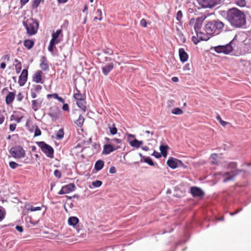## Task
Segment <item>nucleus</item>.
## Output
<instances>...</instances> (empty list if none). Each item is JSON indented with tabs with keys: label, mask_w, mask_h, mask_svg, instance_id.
<instances>
[{
	"label": "nucleus",
	"mask_w": 251,
	"mask_h": 251,
	"mask_svg": "<svg viewBox=\"0 0 251 251\" xmlns=\"http://www.w3.org/2000/svg\"><path fill=\"white\" fill-rule=\"evenodd\" d=\"M226 20L232 27L235 28H243L246 25V16L244 11L233 7L226 12Z\"/></svg>",
	"instance_id": "nucleus-1"
},
{
	"label": "nucleus",
	"mask_w": 251,
	"mask_h": 251,
	"mask_svg": "<svg viewBox=\"0 0 251 251\" xmlns=\"http://www.w3.org/2000/svg\"><path fill=\"white\" fill-rule=\"evenodd\" d=\"M225 24L221 21L217 20H213L208 22L204 26L205 33L208 36L209 38L211 36L218 35L224 28Z\"/></svg>",
	"instance_id": "nucleus-2"
},
{
	"label": "nucleus",
	"mask_w": 251,
	"mask_h": 251,
	"mask_svg": "<svg viewBox=\"0 0 251 251\" xmlns=\"http://www.w3.org/2000/svg\"><path fill=\"white\" fill-rule=\"evenodd\" d=\"M205 17L201 16L196 19V22L194 25V30L197 34V37L193 36L192 37V40L195 44H197L200 40L207 41L209 39L208 35H206L205 33L200 31L202 23Z\"/></svg>",
	"instance_id": "nucleus-3"
},
{
	"label": "nucleus",
	"mask_w": 251,
	"mask_h": 251,
	"mask_svg": "<svg viewBox=\"0 0 251 251\" xmlns=\"http://www.w3.org/2000/svg\"><path fill=\"white\" fill-rule=\"evenodd\" d=\"M23 25L28 35H32L36 33L39 26L38 23L36 20L30 18L23 21Z\"/></svg>",
	"instance_id": "nucleus-4"
},
{
	"label": "nucleus",
	"mask_w": 251,
	"mask_h": 251,
	"mask_svg": "<svg viewBox=\"0 0 251 251\" xmlns=\"http://www.w3.org/2000/svg\"><path fill=\"white\" fill-rule=\"evenodd\" d=\"M37 144L47 156L50 158H53L54 150L51 146L43 141L38 142Z\"/></svg>",
	"instance_id": "nucleus-5"
},
{
	"label": "nucleus",
	"mask_w": 251,
	"mask_h": 251,
	"mask_svg": "<svg viewBox=\"0 0 251 251\" xmlns=\"http://www.w3.org/2000/svg\"><path fill=\"white\" fill-rule=\"evenodd\" d=\"M10 154L16 159L23 158L25 155V150L20 146L12 147L9 151Z\"/></svg>",
	"instance_id": "nucleus-6"
},
{
	"label": "nucleus",
	"mask_w": 251,
	"mask_h": 251,
	"mask_svg": "<svg viewBox=\"0 0 251 251\" xmlns=\"http://www.w3.org/2000/svg\"><path fill=\"white\" fill-rule=\"evenodd\" d=\"M232 41H230L229 43L224 46H218L214 47V50L217 53H224L226 54H228L232 52L233 50V48L231 45Z\"/></svg>",
	"instance_id": "nucleus-7"
},
{
	"label": "nucleus",
	"mask_w": 251,
	"mask_h": 251,
	"mask_svg": "<svg viewBox=\"0 0 251 251\" xmlns=\"http://www.w3.org/2000/svg\"><path fill=\"white\" fill-rule=\"evenodd\" d=\"M121 144L115 145L114 144H107L103 146L102 153L108 154L111 152L121 148Z\"/></svg>",
	"instance_id": "nucleus-8"
},
{
	"label": "nucleus",
	"mask_w": 251,
	"mask_h": 251,
	"mask_svg": "<svg viewBox=\"0 0 251 251\" xmlns=\"http://www.w3.org/2000/svg\"><path fill=\"white\" fill-rule=\"evenodd\" d=\"M220 0H198L199 4L203 8H211L218 4Z\"/></svg>",
	"instance_id": "nucleus-9"
},
{
	"label": "nucleus",
	"mask_w": 251,
	"mask_h": 251,
	"mask_svg": "<svg viewBox=\"0 0 251 251\" xmlns=\"http://www.w3.org/2000/svg\"><path fill=\"white\" fill-rule=\"evenodd\" d=\"M76 187L74 183H69L62 187L61 189L58 192V195L68 194L75 190Z\"/></svg>",
	"instance_id": "nucleus-10"
},
{
	"label": "nucleus",
	"mask_w": 251,
	"mask_h": 251,
	"mask_svg": "<svg viewBox=\"0 0 251 251\" xmlns=\"http://www.w3.org/2000/svg\"><path fill=\"white\" fill-rule=\"evenodd\" d=\"M241 171L235 170L230 172H226L223 174L222 176L225 177L223 180L224 182H226L229 180L233 179L234 177L238 174Z\"/></svg>",
	"instance_id": "nucleus-11"
},
{
	"label": "nucleus",
	"mask_w": 251,
	"mask_h": 251,
	"mask_svg": "<svg viewBox=\"0 0 251 251\" xmlns=\"http://www.w3.org/2000/svg\"><path fill=\"white\" fill-rule=\"evenodd\" d=\"M68 224L70 226H73L76 229L77 232L78 233L80 229L79 228V225H78L79 222V219L78 218L75 216L70 217L68 219Z\"/></svg>",
	"instance_id": "nucleus-12"
},
{
	"label": "nucleus",
	"mask_w": 251,
	"mask_h": 251,
	"mask_svg": "<svg viewBox=\"0 0 251 251\" xmlns=\"http://www.w3.org/2000/svg\"><path fill=\"white\" fill-rule=\"evenodd\" d=\"M28 71L26 69H24L19 76L18 83L21 86H24L27 79Z\"/></svg>",
	"instance_id": "nucleus-13"
},
{
	"label": "nucleus",
	"mask_w": 251,
	"mask_h": 251,
	"mask_svg": "<svg viewBox=\"0 0 251 251\" xmlns=\"http://www.w3.org/2000/svg\"><path fill=\"white\" fill-rule=\"evenodd\" d=\"M190 192L194 197H201L204 194V192L200 188L196 186L192 187L191 188Z\"/></svg>",
	"instance_id": "nucleus-14"
},
{
	"label": "nucleus",
	"mask_w": 251,
	"mask_h": 251,
	"mask_svg": "<svg viewBox=\"0 0 251 251\" xmlns=\"http://www.w3.org/2000/svg\"><path fill=\"white\" fill-rule=\"evenodd\" d=\"M42 72L40 70L37 71L33 75L32 79L33 81L36 83H43L42 81Z\"/></svg>",
	"instance_id": "nucleus-15"
},
{
	"label": "nucleus",
	"mask_w": 251,
	"mask_h": 251,
	"mask_svg": "<svg viewBox=\"0 0 251 251\" xmlns=\"http://www.w3.org/2000/svg\"><path fill=\"white\" fill-rule=\"evenodd\" d=\"M180 60L182 62H185L188 59V55L183 48H180L178 50Z\"/></svg>",
	"instance_id": "nucleus-16"
},
{
	"label": "nucleus",
	"mask_w": 251,
	"mask_h": 251,
	"mask_svg": "<svg viewBox=\"0 0 251 251\" xmlns=\"http://www.w3.org/2000/svg\"><path fill=\"white\" fill-rule=\"evenodd\" d=\"M42 101L43 100L40 99L34 100L31 101L32 108L34 111H37L41 107Z\"/></svg>",
	"instance_id": "nucleus-17"
},
{
	"label": "nucleus",
	"mask_w": 251,
	"mask_h": 251,
	"mask_svg": "<svg viewBox=\"0 0 251 251\" xmlns=\"http://www.w3.org/2000/svg\"><path fill=\"white\" fill-rule=\"evenodd\" d=\"M40 67L43 71H47L49 69L48 61L44 56H43L41 58Z\"/></svg>",
	"instance_id": "nucleus-18"
},
{
	"label": "nucleus",
	"mask_w": 251,
	"mask_h": 251,
	"mask_svg": "<svg viewBox=\"0 0 251 251\" xmlns=\"http://www.w3.org/2000/svg\"><path fill=\"white\" fill-rule=\"evenodd\" d=\"M114 64L113 63H110L106 64L104 67L102 68V71L103 74L106 75L109 73L113 69Z\"/></svg>",
	"instance_id": "nucleus-19"
},
{
	"label": "nucleus",
	"mask_w": 251,
	"mask_h": 251,
	"mask_svg": "<svg viewBox=\"0 0 251 251\" xmlns=\"http://www.w3.org/2000/svg\"><path fill=\"white\" fill-rule=\"evenodd\" d=\"M44 207V205H42V206L35 207L29 203H26L25 205V207L26 210L30 211L31 212L41 210L42 209V207Z\"/></svg>",
	"instance_id": "nucleus-20"
},
{
	"label": "nucleus",
	"mask_w": 251,
	"mask_h": 251,
	"mask_svg": "<svg viewBox=\"0 0 251 251\" xmlns=\"http://www.w3.org/2000/svg\"><path fill=\"white\" fill-rule=\"evenodd\" d=\"M177 160L173 157L169 159L167 161V164L172 169H176L177 167Z\"/></svg>",
	"instance_id": "nucleus-21"
},
{
	"label": "nucleus",
	"mask_w": 251,
	"mask_h": 251,
	"mask_svg": "<svg viewBox=\"0 0 251 251\" xmlns=\"http://www.w3.org/2000/svg\"><path fill=\"white\" fill-rule=\"evenodd\" d=\"M62 32L61 29H58L55 32H53L52 34V38L51 40H53V42H56V43L58 44L60 40L58 39L59 36Z\"/></svg>",
	"instance_id": "nucleus-22"
},
{
	"label": "nucleus",
	"mask_w": 251,
	"mask_h": 251,
	"mask_svg": "<svg viewBox=\"0 0 251 251\" xmlns=\"http://www.w3.org/2000/svg\"><path fill=\"white\" fill-rule=\"evenodd\" d=\"M15 93L10 92L8 93L5 98V102L7 104H9L12 102L15 99Z\"/></svg>",
	"instance_id": "nucleus-23"
},
{
	"label": "nucleus",
	"mask_w": 251,
	"mask_h": 251,
	"mask_svg": "<svg viewBox=\"0 0 251 251\" xmlns=\"http://www.w3.org/2000/svg\"><path fill=\"white\" fill-rule=\"evenodd\" d=\"M143 142L142 141H138V140L134 139L133 141L129 142V145L135 148H139L141 145H142Z\"/></svg>",
	"instance_id": "nucleus-24"
},
{
	"label": "nucleus",
	"mask_w": 251,
	"mask_h": 251,
	"mask_svg": "<svg viewBox=\"0 0 251 251\" xmlns=\"http://www.w3.org/2000/svg\"><path fill=\"white\" fill-rule=\"evenodd\" d=\"M104 140L109 143V144H114V142L117 144H122V140L120 139L114 138L113 139H109L108 137H105Z\"/></svg>",
	"instance_id": "nucleus-25"
},
{
	"label": "nucleus",
	"mask_w": 251,
	"mask_h": 251,
	"mask_svg": "<svg viewBox=\"0 0 251 251\" xmlns=\"http://www.w3.org/2000/svg\"><path fill=\"white\" fill-rule=\"evenodd\" d=\"M104 166V162L102 160H99L95 163V170L100 171L102 169Z\"/></svg>",
	"instance_id": "nucleus-26"
},
{
	"label": "nucleus",
	"mask_w": 251,
	"mask_h": 251,
	"mask_svg": "<svg viewBox=\"0 0 251 251\" xmlns=\"http://www.w3.org/2000/svg\"><path fill=\"white\" fill-rule=\"evenodd\" d=\"M85 101L84 100L76 101L77 106L83 111L86 110Z\"/></svg>",
	"instance_id": "nucleus-27"
},
{
	"label": "nucleus",
	"mask_w": 251,
	"mask_h": 251,
	"mask_svg": "<svg viewBox=\"0 0 251 251\" xmlns=\"http://www.w3.org/2000/svg\"><path fill=\"white\" fill-rule=\"evenodd\" d=\"M24 46L28 50L31 49L34 45V42L30 40H25L24 42Z\"/></svg>",
	"instance_id": "nucleus-28"
},
{
	"label": "nucleus",
	"mask_w": 251,
	"mask_h": 251,
	"mask_svg": "<svg viewBox=\"0 0 251 251\" xmlns=\"http://www.w3.org/2000/svg\"><path fill=\"white\" fill-rule=\"evenodd\" d=\"M168 146L161 145L160 146V150L163 156L166 157L167 154Z\"/></svg>",
	"instance_id": "nucleus-29"
},
{
	"label": "nucleus",
	"mask_w": 251,
	"mask_h": 251,
	"mask_svg": "<svg viewBox=\"0 0 251 251\" xmlns=\"http://www.w3.org/2000/svg\"><path fill=\"white\" fill-rule=\"evenodd\" d=\"M15 62L16 63L15 65V70L16 73L18 74L20 72L22 69L21 62L17 59H15Z\"/></svg>",
	"instance_id": "nucleus-30"
},
{
	"label": "nucleus",
	"mask_w": 251,
	"mask_h": 251,
	"mask_svg": "<svg viewBox=\"0 0 251 251\" xmlns=\"http://www.w3.org/2000/svg\"><path fill=\"white\" fill-rule=\"evenodd\" d=\"M84 121V117L82 115H80L79 116L78 119L76 120L75 122V123L78 127H81L83 125Z\"/></svg>",
	"instance_id": "nucleus-31"
},
{
	"label": "nucleus",
	"mask_w": 251,
	"mask_h": 251,
	"mask_svg": "<svg viewBox=\"0 0 251 251\" xmlns=\"http://www.w3.org/2000/svg\"><path fill=\"white\" fill-rule=\"evenodd\" d=\"M234 2L238 6L241 7H245L246 5L245 0H234Z\"/></svg>",
	"instance_id": "nucleus-32"
},
{
	"label": "nucleus",
	"mask_w": 251,
	"mask_h": 251,
	"mask_svg": "<svg viewBox=\"0 0 251 251\" xmlns=\"http://www.w3.org/2000/svg\"><path fill=\"white\" fill-rule=\"evenodd\" d=\"M76 91L77 92L74 94V98L76 100V101L83 100V96L80 94V91L78 90L77 89Z\"/></svg>",
	"instance_id": "nucleus-33"
},
{
	"label": "nucleus",
	"mask_w": 251,
	"mask_h": 251,
	"mask_svg": "<svg viewBox=\"0 0 251 251\" xmlns=\"http://www.w3.org/2000/svg\"><path fill=\"white\" fill-rule=\"evenodd\" d=\"M55 44H57L56 42H53V40H50V45L48 47V50L52 53L53 54V48Z\"/></svg>",
	"instance_id": "nucleus-34"
},
{
	"label": "nucleus",
	"mask_w": 251,
	"mask_h": 251,
	"mask_svg": "<svg viewBox=\"0 0 251 251\" xmlns=\"http://www.w3.org/2000/svg\"><path fill=\"white\" fill-rule=\"evenodd\" d=\"M172 113L176 115H181L183 112L182 110L179 108H175L172 110Z\"/></svg>",
	"instance_id": "nucleus-35"
},
{
	"label": "nucleus",
	"mask_w": 251,
	"mask_h": 251,
	"mask_svg": "<svg viewBox=\"0 0 251 251\" xmlns=\"http://www.w3.org/2000/svg\"><path fill=\"white\" fill-rule=\"evenodd\" d=\"M110 132L112 135H115L117 132V129L113 124L112 126H109Z\"/></svg>",
	"instance_id": "nucleus-36"
},
{
	"label": "nucleus",
	"mask_w": 251,
	"mask_h": 251,
	"mask_svg": "<svg viewBox=\"0 0 251 251\" xmlns=\"http://www.w3.org/2000/svg\"><path fill=\"white\" fill-rule=\"evenodd\" d=\"M97 55L98 56L97 59L99 62L101 63V62H103L104 61H105L106 57H103V55L102 54L97 53Z\"/></svg>",
	"instance_id": "nucleus-37"
},
{
	"label": "nucleus",
	"mask_w": 251,
	"mask_h": 251,
	"mask_svg": "<svg viewBox=\"0 0 251 251\" xmlns=\"http://www.w3.org/2000/svg\"><path fill=\"white\" fill-rule=\"evenodd\" d=\"M96 14L97 16H95V20H101L102 18V12L100 9H98Z\"/></svg>",
	"instance_id": "nucleus-38"
},
{
	"label": "nucleus",
	"mask_w": 251,
	"mask_h": 251,
	"mask_svg": "<svg viewBox=\"0 0 251 251\" xmlns=\"http://www.w3.org/2000/svg\"><path fill=\"white\" fill-rule=\"evenodd\" d=\"M42 1L44 2L43 0H34L33 2L32 6L33 8H37L39 5L40 2Z\"/></svg>",
	"instance_id": "nucleus-39"
},
{
	"label": "nucleus",
	"mask_w": 251,
	"mask_h": 251,
	"mask_svg": "<svg viewBox=\"0 0 251 251\" xmlns=\"http://www.w3.org/2000/svg\"><path fill=\"white\" fill-rule=\"evenodd\" d=\"M64 132L62 128L60 129L56 134V137L57 139H61L63 138Z\"/></svg>",
	"instance_id": "nucleus-40"
},
{
	"label": "nucleus",
	"mask_w": 251,
	"mask_h": 251,
	"mask_svg": "<svg viewBox=\"0 0 251 251\" xmlns=\"http://www.w3.org/2000/svg\"><path fill=\"white\" fill-rule=\"evenodd\" d=\"M145 162L149 164L151 166H153L154 163L152 159L150 157H147L144 159Z\"/></svg>",
	"instance_id": "nucleus-41"
},
{
	"label": "nucleus",
	"mask_w": 251,
	"mask_h": 251,
	"mask_svg": "<svg viewBox=\"0 0 251 251\" xmlns=\"http://www.w3.org/2000/svg\"><path fill=\"white\" fill-rule=\"evenodd\" d=\"M20 165L17 164V163L14 161H11L9 162V166L11 168L14 169H16L17 167L19 166Z\"/></svg>",
	"instance_id": "nucleus-42"
},
{
	"label": "nucleus",
	"mask_w": 251,
	"mask_h": 251,
	"mask_svg": "<svg viewBox=\"0 0 251 251\" xmlns=\"http://www.w3.org/2000/svg\"><path fill=\"white\" fill-rule=\"evenodd\" d=\"M33 87H34V89H33V91H34L37 93H39L42 88V86L40 85H34Z\"/></svg>",
	"instance_id": "nucleus-43"
},
{
	"label": "nucleus",
	"mask_w": 251,
	"mask_h": 251,
	"mask_svg": "<svg viewBox=\"0 0 251 251\" xmlns=\"http://www.w3.org/2000/svg\"><path fill=\"white\" fill-rule=\"evenodd\" d=\"M41 134V131L38 126H36L34 132V136H38Z\"/></svg>",
	"instance_id": "nucleus-44"
},
{
	"label": "nucleus",
	"mask_w": 251,
	"mask_h": 251,
	"mask_svg": "<svg viewBox=\"0 0 251 251\" xmlns=\"http://www.w3.org/2000/svg\"><path fill=\"white\" fill-rule=\"evenodd\" d=\"M182 17V13L181 11L179 10L177 12L176 14V20L179 22H180V20Z\"/></svg>",
	"instance_id": "nucleus-45"
},
{
	"label": "nucleus",
	"mask_w": 251,
	"mask_h": 251,
	"mask_svg": "<svg viewBox=\"0 0 251 251\" xmlns=\"http://www.w3.org/2000/svg\"><path fill=\"white\" fill-rule=\"evenodd\" d=\"M54 175L58 178H60L61 177V173L58 170H55L54 171Z\"/></svg>",
	"instance_id": "nucleus-46"
},
{
	"label": "nucleus",
	"mask_w": 251,
	"mask_h": 251,
	"mask_svg": "<svg viewBox=\"0 0 251 251\" xmlns=\"http://www.w3.org/2000/svg\"><path fill=\"white\" fill-rule=\"evenodd\" d=\"M140 25L143 27H146L147 25L146 20L145 19H142L140 21Z\"/></svg>",
	"instance_id": "nucleus-47"
},
{
	"label": "nucleus",
	"mask_w": 251,
	"mask_h": 251,
	"mask_svg": "<svg viewBox=\"0 0 251 251\" xmlns=\"http://www.w3.org/2000/svg\"><path fill=\"white\" fill-rule=\"evenodd\" d=\"M58 95L57 93H54L52 94H48L47 95L48 98H50L51 97H53L54 99H58Z\"/></svg>",
	"instance_id": "nucleus-48"
},
{
	"label": "nucleus",
	"mask_w": 251,
	"mask_h": 251,
	"mask_svg": "<svg viewBox=\"0 0 251 251\" xmlns=\"http://www.w3.org/2000/svg\"><path fill=\"white\" fill-rule=\"evenodd\" d=\"M5 217L4 212L0 209V221H2Z\"/></svg>",
	"instance_id": "nucleus-49"
},
{
	"label": "nucleus",
	"mask_w": 251,
	"mask_h": 251,
	"mask_svg": "<svg viewBox=\"0 0 251 251\" xmlns=\"http://www.w3.org/2000/svg\"><path fill=\"white\" fill-rule=\"evenodd\" d=\"M24 97L21 93H19L17 96V100L19 101L22 100Z\"/></svg>",
	"instance_id": "nucleus-50"
},
{
	"label": "nucleus",
	"mask_w": 251,
	"mask_h": 251,
	"mask_svg": "<svg viewBox=\"0 0 251 251\" xmlns=\"http://www.w3.org/2000/svg\"><path fill=\"white\" fill-rule=\"evenodd\" d=\"M109 172L110 174H115L116 173V168L114 166H111Z\"/></svg>",
	"instance_id": "nucleus-51"
},
{
	"label": "nucleus",
	"mask_w": 251,
	"mask_h": 251,
	"mask_svg": "<svg viewBox=\"0 0 251 251\" xmlns=\"http://www.w3.org/2000/svg\"><path fill=\"white\" fill-rule=\"evenodd\" d=\"M152 155L154 156L157 158H158L161 157L160 153L156 151H154Z\"/></svg>",
	"instance_id": "nucleus-52"
},
{
	"label": "nucleus",
	"mask_w": 251,
	"mask_h": 251,
	"mask_svg": "<svg viewBox=\"0 0 251 251\" xmlns=\"http://www.w3.org/2000/svg\"><path fill=\"white\" fill-rule=\"evenodd\" d=\"M102 184L101 181L100 180H95V187H99Z\"/></svg>",
	"instance_id": "nucleus-53"
},
{
	"label": "nucleus",
	"mask_w": 251,
	"mask_h": 251,
	"mask_svg": "<svg viewBox=\"0 0 251 251\" xmlns=\"http://www.w3.org/2000/svg\"><path fill=\"white\" fill-rule=\"evenodd\" d=\"M4 117L1 110H0V124H1L3 123V122H4Z\"/></svg>",
	"instance_id": "nucleus-54"
},
{
	"label": "nucleus",
	"mask_w": 251,
	"mask_h": 251,
	"mask_svg": "<svg viewBox=\"0 0 251 251\" xmlns=\"http://www.w3.org/2000/svg\"><path fill=\"white\" fill-rule=\"evenodd\" d=\"M196 22V19L195 18H191L189 21V25L191 26L194 25Z\"/></svg>",
	"instance_id": "nucleus-55"
},
{
	"label": "nucleus",
	"mask_w": 251,
	"mask_h": 251,
	"mask_svg": "<svg viewBox=\"0 0 251 251\" xmlns=\"http://www.w3.org/2000/svg\"><path fill=\"white\" fill-rule=\"evenodd\" d=\"M16 127V124H11L9 126V129L11 131H13L15 130Z\"/></svg>",
	"instance_id": "nucleus-56"
},
{
	"label": "nucleus",
	"mask_w": 251,
	"mask_h": 251,
	"mask_svg": "<svg viewBox=\"0 0 251 251\" xmlns=\"http://www.w3.org/2000/svg\"><path fill=\"white\" fill-rule=\"evenodd\" d=\"M62 109L64 111H69V107L68 104L67 103L64 104L62 106Z\"/></svg>",
	"instance_id": "nucleus-57"
},
{
	"label": "nucleus",
	"mask_w": 251,
	"mask_h": 251,
	"mask_svg": "<svg viewBox=\"0 0 251 251\" xmlns=\"http://www.w3.org/2000/svg\"><path fill=\"white\" fill-rule=\"evenodd\" d=\"M35 92H36L35 91H33V89H31V96L32 98H33V99H35L37 97Z\"/></svg>",
	"instance_id": "nucleus-58"
},
{
	"label": "nucleus",
	"mask_w": 251,
	"mask_h": 251,
	"mask_svg": "<svg viewBox=\"0 0 251 251\" xmlns=\"http://www.w3.org/2000/svg\"><path fill=\"white\" fill-rule=\"evenodd\" d=\"M29 1V0H20L21 6H23Z\"/></svg>",
	"instance_id": "nucleus-59"
},
{
	"label": "nucleus",
	"mask_w": 251,
	"mask_h": 251,
	"mask_svg": "<svg viewBox=\"0 0 251 251\" xmlns=\"http://www.w3.org/2000/svg\"><path fill=\"white\" fill-rule=\"evenodd\" d=\"M16 229L20 232L23 231V228L22 226H16Z\"/></svg>",
	"instance_id": "nucleus-60"
},
{
	"label": "nucleus",
	"mask_w": 251,
	"mask_h": 251,
	"mask_svg": "<svg viewBox=\"0 0 251 251\" xmlns=\"http://www.w3.org/2000/svg\"><path fill=\"white\" fill-rule=\"evenodd\" d=\"M242 210V208L235 210L234 212H230V215L231 216L234 215L236 214H237L239 212Z\"/></svg>",
	"instance_id": "nucleus-61"
},
{
	"label": "nucleus",
	"mask_w": 251,
	"mask_h": 251,
	"mask_svg": "<svg viewBox=\"0 0 251 251\" xmlns=\"http://www.w3.org/2000/svg\"><path fill=\"white\" fill-rule=\"evenodd\" d=\"M128 140H130L131 138H135V136L131 134H127Z\"/></svg>",
	"instance_id": "nucleus-62"
},
{
	"label": "nucleus",
	"mask_w": 251,
	"mask_h": 251,
	"mask_svg": "<svg viewBox=\"0 0 251 251\" xmlns=\"http://www.w3.org/2000/svg\"><path fill=\"white\" fill-rule=\"evenodd\" d=\"M237 166V164L234 162L231 163L229 164L228 167L231 168H235Z\"/></svg>",
	"instance_id": "nucleus-63"
},
{
	"label": "nucleus",
	"mask_w": 251,
	"mask_h": 251,
	"mask_svg": "<svg viewBox=\"0 0 251 251\" xmlns=\"http://www.w3.org/2000/svg\"><path fill=\"white\" fill-rule=\"evenodd\" d=\"M104 52L109 54H112L113 53V51L110 49H108L107 50L104 51Z\"/></svg>",
	"instance_id": "nucleus-64"
}]
</instances>
